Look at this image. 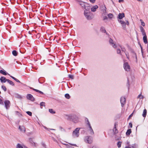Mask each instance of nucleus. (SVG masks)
<instances>
[{"instance_id":"nucleus-26","label":"nucleus","mask_w":148,"mask_h":148,"mask_svg":"<svg viewBox=\"0 0 148 148\" xmlns=\"http://www.w3.org/2000/svg\"><path fill=\"white\" fill-rule=\"evenodd\" d=\"M0 73L4 75H6L8 73L5 71H3L2 70H0Z\"/></svg>"},{"instance_id":"nucleus-8","label":"nucleus","mask_w":148,"mask_h":148,"mask_svg":"<svg viewBox=\"0 0 148 148\" xmlns=\"http://www.w3.org/2000/svg\"><path fill=\"white\" fill-rule=\"evenodd\" d=\"M111 19V14H108L107 16H105L104 17L103 20L106 22H107V21H110Z\"/></svg>"},{"instance_id":"nucleus-3","label":"nucleus","mask_w":148,"mask_h":148,"mask_svg":"<svg viewBox=\"0 0 148 148\" xmlns=\"http://www.w3.org/2000/svg\"><path fill=\"white\" fill-rule=\"evenodd\" d=\"M80 128H77L73 131L72 136L74 137H78L79 136V130Z\"/></svg>"},{"instance_id":"nucleus-6","label":"nucleus","mask_w":148,"mask_h":148,"mask_svg":"<svg viewBox=\"0 0 148 148\" xmlns=\"http://www.w3.org/2000/svg\"><path fill=\"white\" fill-rule=\"evenodd\" d=\"M4 103L6 109H8L10 106L11 103L10 101L8 100H6L4 101Z\"/></svg>"},{"instance_id":"nucleus-63","label":"nucleus","mask_w":148,"mask_h":148,"mask_svg":"<svg viewBox=\"0 0 148 148\" xmlns=\"http://www.w3.org/2000/svg\"><path fill=\"white\" fill-rule=\"evenodd\" d=\"M141 97V99H143L144 98V97L143 95H141V97Z\"/></svg>"},{"instance_id":"nucleus-46","label":"nucleus","mask_w":148,"mask_h":148,"mask_svg":"<svg viewBox=\"0 0 148 148\" xmlns=\"http://www.w3.org/2000/svg\"><path fill=\"white\" fill-rule=\"evenodd\" d=\"M121 114H118L116 115V117L117 118L119 119L121 117Z\"/></svg>"},{"instance_id":"nucleus-33","label":"nucleus","mask_w":148,"mask_h":148,"mask_svg":"<svg viewBox=\"0 0 148 148\" xmlns=\"http://www.w3.org/2000/svg\"><path fill=\"white\" fill-rule=\"evenodd\" d=\"M49 111L50 113L52 114H55V111H53L52 109H49Z\"/></svg>"},{"instance_id":"nucleus-43","label":"nucleus","mask_w":148,"mask_h":148,"mask_svg":"<svg viewBox=\"0 0 148 148\" xmlns=\"http://www.w3.org/2000/svg\"><path fill=\"white\" fill-rule=\"evenodd\" d=\"M76 120H75L74 119H73V121L75 123H77L78 121V118L77 117H76Z\"/></svg>"},{"instance_id":"nucleus-28","label":"nucleus","mask_w":148,"mask_h":148,"mask_svg":"<svg viewBox=\"0 0 148 148\" xmlns=\"http://www.w3.org/2000/svg\"><path fill=\"white\" fill-rule=\"evenodd\" d=\"M122 142L119 141L117 143V146L118 148H120L121 146Z\"/></svg>"},{"instance_id":"nucleus-49","label":"nucleus","mask_w":148,"mask_h":148,"mask_svg":"<svg viewBox=\"0 0 148 148\" xmlns=\"http://www.w3.org/2000/svg\"><path fill=\"white\" fill-rule=\"evenodd\" d=\"M92 3H94L95 1V0H89Z\"/></svg>"},{"instance_id":"nucleus-25","label":"nucleus","mask_w":148,"mask_h":148,"mask_svg":"<svg viewBox=\"0 0 148 148\" xmlns=\"http://www.w3.org/2000/svg\"><path fill=\"white\" fill-rule=\"evenodd\" d=\"M106 8L105 6H102L101 8V10H102L103 13H105L106 12Z\"/></svg>"},{"instance_id":"nucleus-44","label":"nucleus","mask_w":148,"mask_h":148,"mask_svg":"<svg viewBox=\"0 0 148 148\" xmlns=\"http://www.w3.org/2000/svg\"><path fill=\"white\" fill-rule=\"evenodd\" d=\"M0 104L2 105H4V103L2 99H0Z\"/></svg>"},{"instance_id":"nucleus-36","label":"nucleus","mask_w":148,"mask_h":148,"mask_svg":"<svg viewBox=\"0 0 148 148\" xmlns=\"http://www.w3.org/2000/svg\"><path fill=\"white\" fill-rule=\"evenodd\" d=\"M1 88L5 91H6L7 90V89L5 86L3 85L1 86Z\"/></svg>"},{"instance_id":"nucleus-10","label":"nucleus","mask_w":148,"mask_h":148,"mask_svg":"<svg viewBox=\"0 0 148 148\" xmlns=\"http://www.w3.org/2000/svg\"><path fill=\"white\" fill-rule=\"evenodd\" d=\"M125 17V14L124 13H119L117 17L118 19H121Z\"/></svg>"},{"instance_id":"nucleus-37","label":"nucleus","mask_w":148,"mask_h":148,"mask_svg":"<svg viewBox=\"0 0 148 148\" xmlns=\"http://www.w3.org/2000/svg\"><path fill=\"white\" fill-rule=\"evenodd\" d=\"M140 21L141 22V25L143 26H144V27L145 26V23L142 20L140 19Z\"/></svg>"},{"instance_id":"nucleus-39","label":"nucleus","mask_w":148,"mask_h":148,"mask_svg":"<svg viewBox=\"0 0 148 148\" xmlns=\"http://www.w3.org/2000/svg\"><path fill=\"white\" fill-rule=\"evenodd\" d=\"M45 103L44 102H41L40 104V106L41 107L42 106H45Z\"/></svg>"},{"instance_id":"nucleus-59","label":"nucleus","mask_w":148,"mask_h":148,"mask_svg":"<svg viewBox=\"0 0 148 148\" xmlns=\"http://www.w3.org/2000/svg\"><path fill=\"white\" fill-rule=\"evenodd\" d=\"M85 121L86 122L89 121L88 119L87 118H86L85 119Z\"/></svg>"},{"instance_id":"nucleus-48","label":"nucleus","mask_w":148,"mask_h":148,"mask_svg":"<svg viewBox=\"0 0 148 148\" xmlns=\"http://www.w3.org/2000/svg\"><path fill=\"white\" fill-rule=\"evenodd\" d=\"M30 88L32 89L33 90L36 91V92H38V91H39V90H37V89H34V88Z\"/></svg>"},{"instance_id":"nucleus-14","label":"nucleus","mask_w":148,"mask_h":148,"mask_svg":"<svg viewBox=\"0 0 148 148\" xmlns=\"http://www.w3.org/2000/svg\"><path fill=\"white\" fill-rule=\"evenodd\" d=\"M140 29L143 35H145L146 34L144 29L142 26H140Z\"/></svg>"},{"instance_id":"nucleus-1","label":"nucleus","mask_w":148,"mask_h":148,"mask_svg":"<svg viewBox=\"0 0 148 148\" xmlns=\"http://www.w3.org/2000/svg\"><path fill=\"white\" fill-rule=\"evenodd\" d=\"M118 127V123L117 122H115L114 125V128L113 129V131L114 132V134L115 135V136L116 139V140H119L118 139L116 138V136H117V134L118 132V131L117 129Z\"/></svg>"},{"instance_id":"nucleus-20","label":"nucleus","mask_w":148,"mask_h":148,"mask_svg":"<svg viewBox=\"0 0 148 148\" xmlns=\"http://www.w3.org/2000/svg\"><path fill=\"white\" fill-rule=\"evenodd\" d=\"M90 7L89 6V5L88 4L84 8L85 9L84 11H86L87 12H90Z\"/></svg>"},{"instance_id":"nucleus-16","label":"nucleus","mask_w":148,"mask_h":148,"mask_svg":"<svg viewBox=\"0 0 148 148\" xmlns=\"http://www.w3.org/2000/svg\"><path fill=\"white\" fill-rule=\"evenodd\" d=\"M19 129L22 132H25V128L23 126L20 125L19 127Z\"/></svg>"},{"instance_id":"nucleus-19","label":"nucleus","mask_w":148,"mask_h":148,"mask_svg":"<svg viewBox=\"0 0 148 148\" xmlns=\"http://www.w3.org/2000/svg\"><path fill=\"white\" fill-rule=\"evenodd\" d=\"M8 79H6V78L1 77L0 78V80L1 82L5 83L6 81H7Z\"/></svg>"},{"instance_id":"nucleus-53","label":"nucleus","mask_w":148,"mask_h":148,"mask_svg":"<svg viewBox=\"0 0 148 148\" xmlns=\"http://www.w3.org/2000/svg\"><path fill=\"white\" fill-rule=\"evenodd\" d=\"M132 148H136L135 144H134L132 146Z\"/></svg>"},{"instance_id":"nucleus-13","label":"nucleus","mask_w":148,"mask_h":148,"mask_svg":"<svg viewBox=\"0 0 148 148\" xmlns=\"http://www.w3.org/2000/svg\"><path fill=\"white\" fill-rule=\"evenodd\" d=\"M27 98L31 101H33L34 100V98L32 95L30 94H28L27 96Z\"/></svg>"},{"instance_id":"nucleus-60","label":"nucleus","mask_w":148,"mask_h":148,"mask_svg":"<svg viewBox=\"0 0 148 148\" xmlns=\"http://www.w3.org/2000/svg\"><path fill=\"white\" fill-rule=\"evenodd\" d=\"M138 44L139 45H140V47H142L141 44L140 43V42H138Z\"/></svg>"},{"instance_id":"nucleus-62","label":"nucleus","mask_w":148,"mask_h":148,"mask_svg":"<svg viewBox=\"0 0 148 148\" xmlns=\"http://www.w3.org/2000/svg\"><path fill=\"white\" fill-rule=\"evenodd\" d=\"M111 38H110V40H109V43H110V44L111 43Z\"/></svg>"},{"instance_id":"nucleus-27","label":"nucleus","mask_w":148,"mask_h":148,"mask_svg":"<svg viewBox=\"0 0 148 148\" xmlns=\"http://www.w3.org/2000/svg\"><path fill=\"white\" fill-rule=\"evenodd\" d=\"M16 148H24L23 145L22 146L20 144L18 143L17 144L16 147Z\"/></svg>"},{"instance_id":"nucleus-56","label":"nucleus","mask_w":148,"mask_h":148,"mask_svg":"<svg viewBox=\"0 0 148 148\" xmlns=\"http://www.w3.org/2000/svg\"><path fill=\"white\" fill-rule=\"evenodd\" d=\"M126 56H127V57H128V52H125V53Z\"/></svg>"},{"instance_id":"nucleus-61","label":"nucleus","mask_w":148,"mask_h":148,"mask_svg":"<svg viewBox=\"0 0 148 148\" xmlns=\"http://www.w3.org/2000/svg\"><path fill=\"white\" fill-rule=\"evenodd\" d=\"M140 48H141V49L142 53L143 54V47H140Z\"/></svg>"},{"instance_id":"nucleus-35","label":"nucleus","mask_w":148,"mask_h":148,"mask_svg":"<svg viewBox=\"0 0 148 148\" xmlns=\"http://www.w3.org/2000/svg\"><path fill=\"white\" fill-rule=\"evenodd\" d=\"M65 97L67 99H69L70 98V96L69 94H66L65 95Z\"/></svg>"},{"instance_id":"nucleus-21","label":"nucleus","mask_w":148,"mask_h":148,"mask_svg":"<svg viewBox=\"0 0 148 148\" xmlns=\"http://www.w3.org/2000/svg\"><path fill=\"white\" fill-rule=\"evenodd\" d=\"M132 133L131 129H129L127 130L126 133V135L127 136H129Z\"/></svg>"},{"instance_id":"nucleus-17","label":"nucleus","mask_w":148,"mask_h":148,"mask_svg":"<svg viewBox=\"0 0 148 148\" xmlns=\"http://www.w3.org/2000/svg\"><path fill=\"white\" fill-rule=\"evenodd\" d=\"M100 30L102 32L105 33L106 35L109 36L108 34L107 33L104 27H101L100 28Z\"/></svg>"},{"instance_id":"nucleus-42","label":"nucleus","mask_w":148,"mask_h":148,"mask_svg":"<svg viewBox=\"0 0 148 148\" xmlns=\"http://www.w3.org/2000/svg\"><path fill=\"white\" fill-rule=\"evenodd\" d=\"M86 124L88 125V127H91L90 123L89 121L87 122H86Z\"/></svg>"},{"instance_id":"nucleus-51","label":"nucleus","mask_w":148,"mask_h":148,"mask_svg":"<svg viewBox=\"0 0 148 148\" xmlns=\"http://www.w3.org/2000/svg\"><path fill=\"white\" fill-rule=\"evenodd\" d=\"M141 94H139L138 95V97H137V98H139L140 99H141V97H141Z\"/></svg>"},{"instance_id":"nucleus-7","label":"nucleus","mask_w":148,"mask_h":148,"mask_svg":"<svg viewBox=\"0 0 148 148\" xmlns=\"http://www.w3.org/2000/svg\"><path fill=\"white\" fill-rule=\"evenodd\" d=\"M120 102L121 104V106L123 107L126 103L125 98L123 97H121L120 99Z\"/></svg>"},{"instance_id":"nucleus-31","label":"nucleus","mask_w":148,"mask_h":148,"mask_svg":"<svg viewBox=\"0 0 148 148\" xmlns=\"http://www.w3.org/2000/svg\"><path fill=\"white\" fill-rule=\"evenodd\" d=\"M119 46H120V48H121V51H123V52H124L125 53L126 50V49H125V48L124 47H123L121 45H119Z\"/></svg>"},{"instance_id":"nucleus-32","label":"nucleus","mask_w":148,"mask_h":148,"mask_svg":"<svg viewBox=\"0 0 148 148\" xmlns=\"http://www.w3.org/2000/svg\"><path fill=\"white\" fill-rule=\"evenodd\" d=\"M131 52L132 53H133V54L134 55V56L136 58V60H137V56L136 53L132 49Z\"/></svg>"},{"instance_id":"nucleus-15","label":"nucleus","mask_w":148,"mask_h":148,"mask_svg":"<svg viewBox=\"0 0 148 148\" xmlns=\"http://www.w3.org/2000/svg\"><path fill=\"white\" fill-rule=\"evenodd\" d=\"M98 8V6L97 5H95L92 6L91 8V11L93 12H95L96 11L97 9Z\"/></svg>"},{"instance_id":"nucleus-12","label":"nucleus","mask_w":148,"mask_h":148,"mask_svg":"<svg viewBox=\"0 0 148 148\" xmlns=\"http://www.w3.org/2000/svg\"><path fill=\"white\" fill-rule=\"evenodd\" d=\"M117 45L116 42H114L112 39V46L114 49H116L117 48Z\"/></svg>"},{"instance_id":"nucleus-64","label":"nucleus","mask_w":148,"mask_h":148,"mask_svg":"<svg viewBox=\"0 0 148 148\" xmlns=\"http://www.w3.org/2000/svg\"><path fill=\"white\" fill-rule=\"evenodd\" d=\"M23 147L24 148H28V147H27L24 145H23Z\"/></svg>"},{"instance_id":"nucleus-50","label":"nucleus","mask_w":148,"mask_h":148,"mask_svg":"<svg viewBox=\"0 0 148 148\" xmlns=\"http://www.w3.org/2000/svg\"><path fill=\"white\" fill-rule=\"evenodd\" d=\"M129 125L130 128H132V123L130 122L129 123Z\"/></svg>"},{"instance_id":"nucleus-30","label":"nucleus","mask_w":148,"mask_h":148,"mask_svg":"<svg viewBox=\"0 0 148 148\" xmlns=\"http://www.w3.org/2000/svg\"><path fill=\"white\" fill-rule=\"evenodd\" d=\"M14 97H15L18 98H21V96L18 94H14Z\"/></svg>"},{"instance_id":"nucleus-34","label":"nucleus","mask_w":148,"mask_h":148,"mask_svg":"<svg viewBox=\"0 0 148 148\" xmlns=\"http://www.w3.org/2000/svg\"><path fill=\"white\" fill-rule=\"evenodd\" d=\"M117 53L118 54H119L121 55H122V54L121 53V50L120 49H117Z\"/></svg>"},{"instance_id":"nucleus-2","label":"nucleus","mask_w":148,"mask_h":148,"mask_svg":"<svg viewBox=\"0 0 148 148\" xmlns=\"http://www.w3.org/2000/svg\"><path fill=\"white\" fill-rule=\"evenodd\" d=\"M84 141L86 143L91 144L93 141V138L90 136H87L84 138Z\"/></svg>"},{"instance_id":"nucleus-29","label":"nucleus","mask_w":148,"mask_h":148,"mask_svg":"<svg viewBox=\"0 0 148 148\" xmlns=\"http://www.w3.org/2000/svg\"><path fill=\"white\" fill-rule=\"evenodd\" d=\"M12 54L14 56H16L17 55V51L15 50H14L12 51Z\"/></svg>"},{"instance_id":"nucleus-47","label":"nucleus","mask_w":148,"mask_h":148,"mask_svg":"<svg viewBox=\"0 0 148 148\" xmlns=\"http://www.w3.org/2000/svg\"><path fill=\"white\" fill-rule=\"evenodd\" d=\"M133 114V112L129 116L128 118V120L129 119H130L132 116Z\"/></svg>"},{"instance_id":"nucleus-9","label":"nucleus","mask_w":148,"mask_h":148,"mask_svg":"<svg viewBox=\"0 0 148 148\" xmlns=\"http://www.w3.org/2000/svg\"><path fill=\"white\" fill-rule=\"evenodd\" d=\"M87 131L88 133L91 135H92L94 134V132L91 127H89Z\"/></svg>"},{"instance_id":"nucleus-45","label":"nucleus","mask_w":148,"mask_h":148,"mask_svg":"<svg viewBox=\"0 0 148 148\" xmlns=\"http://www.w3.org/2000/svg\"><path fill=\"white\" fill-rule=\"evenodd\" d=\"M26 112L30 116H31L32 115V113L31 112L27 111Z\"/></svg>"},{"instance_id":"nucleus-40","label":"nucleus","mask_w":148,"mask_h":148,"mask_svg":"<svg viewBox=\"0 0 148 148\" xmlns=\"http://www.w3.org/2000/svg\"><path fill=\"white\" fill-rule=\"evenodd\" d=\"M127 86L128 87V89H129L130 86V84H129V79L128 78H127Z\"/></svg>"},{"instance_id":"nucleus-55","label":"nucleus","mask_w":148,"mask_h":148,"mask_svg":"<svg viewBox=\"0 0 148 148\" xmlns=\"http://www.w3.org/2000/svg\"><path fill=\"white\" fill-rule=\"evenodd\" d=\"M126 24L127 25H129V21H127L126 22Z\"/></svg>"},{"instance_id":"nucleus-58","label":"nucleus","mask_w":148,"mask_h":148,"mask_svg":"<svg viewBox=\"0 0 148 148\" xmlns=\"http://www.w3.org/2000/svg\"><path fill=\"white\" fill-rule=\"evenodd\" d=\"M10 77H12L13 79L14 80L16 79V78H15V77H13V76H12L11 75H10Z\"/></svg>"},{"instance_id":"nucleus-18","label":"nucleus","mask_w":148,"mask_h":148,"mask_svg":"<svg viewBox=\"0 0 148 148\" xmlns=\"http://www.w3.org/2000/svg\"><path fill=\"white\" fill-rule=\"evenodd\" d=\"M143 41L144 42L145 44H147V36L146 35H143Z\"/></svg>"},{"instance_id":"nucleus-24","label":"nucleus","mask_w":148,"mask_h":148,"mask_svg":"<svg viewBox=\"0 0 148 148\" xmlns=\"http://www.w3.org/2000/svg\"><path fill=\"white\" fill-rule=\"evenodd\" d=\"M7 82L8 83H9L10 85L14 86V83L12 81L9 80V79H8L7 80Z\"/></svg>"},{"instance_id":"nucleus-52","label":"nucleus","mask_w":148,"mask_h":148,"mask_svg":"<svg viewBox=\"0 0 148 148\" xmlns=\"http://www.w3.org/2000/svg\"><path fill=\"white\" fill-rule=\"evenodd\" d=\"M71 145H72V146H77V145L76 144H71V143H69Z\"/></svg>"},{"instance_id":"nucleus-38","label":"nucleus","mask_w":148,"mask_h":148,"mask_svg":"<svg viewBox=\"0 0 148 148\" xmlns=\"http://www.w3.org/2000/svg\"><path fill=\"white\" fill-rule=\"evenodd\" d=\"M15 113L16 115H18L19 116H22V115L19 113L18 111L15 112Z\"/></svg>"},{"instance_id":"nucleus-22","label":"nucleus","mask_w":148,"mask_h":148,"mask_svg":"<svg viewBox=\"0 0 148 148\" xmlns=\"http://www.w3.org/2000/svg\"><path fill=\"white\" fill-rule=\"evenodd\" d=\"M87 4H88L85 3L83 2H82L80 4V5L82 6V7L84 9L86 7V6Z\"/></svg>"},{"instance_id":"nucleus-54","label":"nucleus","mask_w":148,"mask_h":148,"mask_svg":"<svg viewBox=\"0 0 148 148\" xmlns=\"http://www.w3.org/2000/svg\"><path fill=\"white\" fill-rule=\"evenodd\" d=\"M124 1V0H119V3L123 2Z\"/></svg>"},{"instance_id":"nucleus-57","label":"nucleus","mask_w":148,"mask_h":148,"mask_svg":"<svg viewBox=\"0 0 148 148\" xmlns=\"http://www.w3.org/2000/svg\"><path fill=\"white\" fill-rule=\"evenodd\" d=\"M15 80L17 82H19V83L20 82V81L18 79H17L16 78L15 79Z\"/></svg>"},{"instance_id":"nucleus-4","label":"nucleus","mask_w":148,"mask_h":148,"mask_svg":"<svg viewBox=\"0 0 148 148\" xmlns=\"http://www.w3.org/2000/svg\"><path fill=\"white\" fill-rule=\"evenodd\" d=\"M84 15L86 18L88 20H90L92 19L90 15L91 13L90 12H87L84 11Z\"/></svg>"},{"instance_id":"nucleus-11","label":"nucleus","mask_w":148,"mask_h":148,"mask_svg":"<svg viewBox=\"0 0 148 148\" xmlns=\"http://www.w3.org/2000/svg\"><path fill=\"white\" fill-rule=\"evenodd\" d=\"M118 21L121 24L123 28H125L126 27V23L124 21L118 19Z\"/></svg>"},{"instance_id":"nucleus-5","label":"nucleus","mask_w":148,"mask_h":148,"mask_svg":"<svg viewBox=\"0 0 148 148\" xmlns=\"http://www.w3.org/2000/svg\"><path fill=\"white\" fill-rule=\"evenodd\" d=\"M123 67L125 71H130V67L127 62H125L124 64Z\"/></svg>"},{"instance_id":"nucleus-41","label":"nucleus","mask_w":148,"mask_h":148,"mask_svg":"<svg viewBox=\"0 0 148 148\" xmlns=\"http://www.w3.org/2000/svg\"><path fill=\"white\" fill-rule=\"evenodd\" d=\"M69 78L71 79H74V76L73 75H69Z\"/></svg>"},{"instance_id":"nucleus-23","label":"nucleus","mask_w":148,"mask_h":148,"mask_svg":"<svg viewBox=\"0 0 148 148\" xmlns=\"http://www.w3.org/2000/svg\"><path fill=\"white\" fill-rule=\"evenodd\" d=\"M147 110L146 109H145L143 110V114H142V116L143 117H146L147 115Z\"/></svg>"}]
</instances>
